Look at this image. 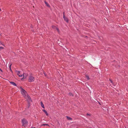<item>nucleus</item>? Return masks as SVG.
<instances>
[{
	"instance_id": "f257e3e1",
	"label": "nucleus",
	"mask_w": 128,
	"mask_h": 128,
	"mask_svg": "<svg viewBox=\"0 0 128 128\" xmlns=\"http://www.w3.org/2000/svg\"><path fill=\"white\" fill-rule=\"evenodd\" d=\"M21 89V92L22 95L24 97H26V98L28 99L29 103L32 102V100L30 96L28 95L26 91L24 89L20 88Z\"/></svg>"
},
{
	"instance_id": "f03ea898",
	"label": "nucleus",
	"mask_w": 128,
	"mask_h": 128,
	"mask_svg": "<svg viewBox=\"0 0 128 128\" xmlns=\"http://www.w3.org/2000/svg\"><path fill=\"white\" fill-rule=\"evenodd\" d=\"M34 77L33 75L31 74L29 76L28 81L30 82H34Z\"/></svg>"
},
{
	"instance_id": "7ed1b4c3",
	"label": "nucleus",
	"mask_w": 128,
	"mask_h": 128,
	"mask_svg": "<svg viewBox=\"0 0 128 128\" xmlns=\"http://www.w3.org/2000/svg\"><path fill=\"white\" fill-rule=\"evenodd\" d=\"M22 126H25L28 125V122L25 118H24L22 120Z\"/></svg>"
},
{
	"instance_id": "20e7f679",
	"label": "nucleus",
	"mask_w": 128,
	"mask_h": 128,
	"mask_svg": "<svg viewBox=\"0 0 128 128\" xmlns=\"http://www.w3.org/2000/svg\"><path fill=\"white\" fill-rule=\"evenodd\" d=\"M64 12L63 13V18L64 20L67 22H68V19L64 16Z\"/></svg>"
},
{
	"instance_id": "39448f33",
	"label": "nucleus",
	"mask_w": 128,
	"mask_h": 128,
	"mask_svg": "<svg viewBox=\"0 0 128 128\" xmlns=\"http://www.w3.org/2000/svg\"><path fill=\"white\" fill-rule=\"evenodd\" d=\"M23 79H25L27 77V76H28V74L26 73H24L23 74Z\"/></svg>"
},
{
	"instance_id": "423d86ee",
	"label": "nucleus",
	"mask_w": 128,
	"mask_h": 128,
	"mask_svg": "<svg viewBox=\"0 0 128 128\" xmlns=\"http://www.w3.org/2000/svg\"><path fill=\"white\" fill-rule=\"evenodd\" d=\"M52 28H54V29H56L57 31L59 32V29L57 27H56L55 26H52Z\"/></svg>"
},
{
	"instance_id": "0eeeda50",
	"label": "nucleus",
	"mask_w": 128,
	"mask_h": 128,
	"mask_svg": "<svg viewBox=\"0 0 128 128\" xmlns=\"http://www.w3.org/2000/svg\"><path fill=\"white\" fill-rule=\"evenodd\" d=\"M16 72L17 74L20 77H22V74H20V71H16Z\"/></svg>"
},
{
	"instance_id": "6e6552de",
	"label": "nucleus",
	"mask_w": 128,
	"mask_h": 128,
	"mask_svg": "<svg viewBox=\"0 0 128 128\" xmlns=\"http://www.w3.org/2000/svg\"><path fill=\"white\" fill-rule=\"evenodd\" d=\"M10 82L14 86H16V84L14 82Z\"/></svg>"
},
{
	"instance_id": "1a4fd4ad",
	"label": "nucleus",
	"mask_w": 128,
	"mask_h": 128,
	"mask_svg": "<svg viewBox=\"0 0 128 128\" xmlns=\"http://www.w3.org/2000/svg\"><path fill=\"white\" fill-rule=\"evenodd\" d=\"M44 2L45 4L47 6L49 7H50V5L47 2L45 1H44Z\"/></svg>"
},
{
	"instance_id": "9d476101",
	"label": "nucleus",
	"mask_w": 128,
	"mask_h": 128,
	"mask_svg": "<svg viewBox=\"0 0 128 128\" xmlns=\"http://www.w3.org/2000/svg\"><path fill=\"white\" fill-rule=\"evenodd\" d=\"M42 111H43V112H44L46 114V115L48 116V114L47 112V111L45 110H42Z\"/></svg>"
},
{
	"instance_id": "9b49d317",
	"label": "nucleus",
	"mask_w": 128,
	"mask_h": 128,
	"mask_svg": "<svg viewBox=\"0 0 128 128\" xmlns=\"http://www.w3.org/2000/svg\"><path fill=\"white\" fill-rule=\"evenodd\" d=\"M40 104H41V105L42 106V107L44 108V105L42 102H41Z\"/></svg>"
},
{
	"instance_id": "f8f14e48",
	"label": "nucleus",
	"mask_w": 128,
	"mask_h": 128,
	"mask_svg": "<svg viewBox=\"0 0 128 128\" xmlns=\"http://www.w3.org/2000/svg\"><path fill=\"white\" fill-rule=\"evenodd\" d=\"M66 118H67V119L69 120H72V119L71 118L68 117V116H66Z\"/></svg>"
},
{
	"instance_id": "ddd939ff",
	"label": "nucleus",
	"mask_w": 128,
	"mask_h": 128,
	"mask_svg": "<svg viewBox=\"0 0 128 128\" xmlns=\"http://www.w3.org/2000/svg\"><path fill=\"white\" fill-rule=\"evenodd\" d=\"M12 65V64H10V66H9V68H10V71H11L12 72V70H11V66Z\"/></svg>"
},
{
	"instance_id": "4468645a",
	"label": "nucleus",
	"mask_w": 128,
	"mask_h": 128,
	"mask_svg": "<svg viewBox=\"0 0 128 128\" xmlns=\"http://www.w3.org/2000/svg\"><path fill=\"white\" fill-rule=\"evenodd\" d=\"M86 77L88 80H89L90 79L89 77L88 76L86 75Z\"/></svg>"
},
{
	"instance_id": "2eb2a0df",
	"label": "nucleus",
	"mask_w": 128,
	"mask_h": 128,
	"mask_svg": "<svg viewBox=\"0 0 128 128\" xmlns=\"http://www.w3.org/2000/svg\"><path fill=\"white\" fill-rule=\"evenodd\" d=\"M4 48L2 46H0V50H1Z\"/></svg>"
},
{
	"instance_id": "dca6fc26",
	"label": "nucleus",
	"mask_w": 128,
	"mask_h": 128,
	"mask_svg": "<svg viewBox=\"0 0 128 128\" xmlns=\"http://www.w3.org/2000/svg\"><path fill=\"white\" fill-rule=\"evenodd\" d=\"M69 95L70 96H73V95L72 94V93H70L69 94Z\"/></svg>"
},
{
	"instance_id": "f3484780",
	"label": "nucleus",
	"mask_w": 128,
	"mask_h": 128,
	"mask_svg": "<svg viewBox=\"0 0 128 128\" xmlns=\"http://www.w3.org/2000/svg\"><path fill=\"white\" fill-rule=\"evenodd\" d=\"M42 125H46V126H49L48 124H43Z\"/></svg>"
},
{
	"instance_id": "a211bd4d",
	"label": "nucleus",
	"mask_w": 128,
	"mask_h": 128,
	"mask_svg": "<svg viewBox=\"0 0 128 128\" xmlns=\"http://www.w3.org/2000/svg\"><path fill=\"white\" fill-rule=\"evenodd\" d=\"M110 82H111L112 83V81L111 80H110Z\"/></svg>"
},
{
	"instance_id": "6ab92c4d",
	"label": "nucleus",
	"mask_w": 128,
	"mask_h": 128,
	"mask_svg": "<svg viewBox=\"0 0 128 128\" xmlns=\"http://www.w3.org/2000/svg\"><path fill=\"white\" fill-rule=\"evenodd\" d=\"M0 70L2 72V70L0 68Z\"/></svg>"
},
{
	"instance_id": "aec40b11",
	"label": "nucleus",
	"mask_w": 128,
	"mask_h": 128,
	"mask_svg": "<svg viewBox=\"0 0 128 128\" xmlns=\"http://www.w3.org/2000/svg\"><path fill=\"white\" fill-rule=\"evenodd\" d=\"M31 128H35L34 127H32Z\"/></svg>"
},
{
	"instance_id": "412c9836",
	"label": "nucleus",
	"mask_w": 128,
	"mask_h": 128,
	"mask_svg": "<svg viewBox=\"0 0 128 128\" xmlns=\"http://www.w3.org/2000/svg\"><path fill=\"white\" fill-rule=\"evenodd\" d=\"M30 104H28V107H29V106H30Z\"/></svg>"
},
{
	"instance_id": "4be33fe9",
	"label": "nucleus",
	"mask_w": 128,
	"mask_h": 128,
	"mask_svg": "<svg viewBox=\"0 0 128 128\" xmlns=\"http://www.w3.org/2000/svg\"><path fill=\"white\" fill-rule=\"evenodd\" d=\"M1 9L0 8V11H1Z\"/></svg>"
}]
</instances>
